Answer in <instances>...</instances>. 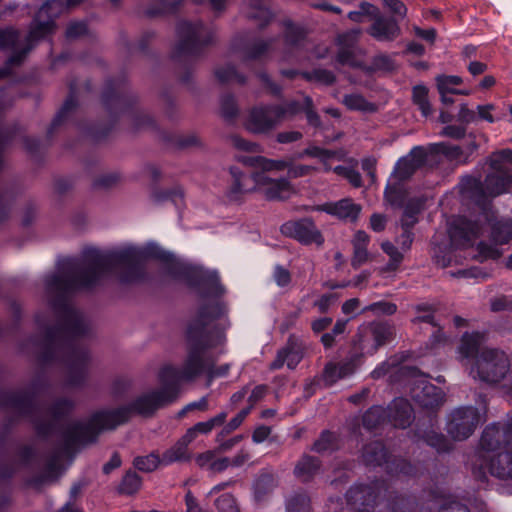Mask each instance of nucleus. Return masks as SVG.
I'll return each instance as SVG.
<instances>
[{
	"mask_svg": "<svg viewBox=\"0 0 512 512\" xmlns=\"http://www.w3.org/2000/svg\"><path fill=\"white\" fill-rule=\"evenodd\" d=\"M77 103V95H76V83L71 82L69 84V94L63 103L62 107L59 109L55 117L53 118L50 127L47 131L48 136H52L54 131L65 121L68 117V114L76 109Z\"/></svg>",
	"mask_w": 512,
	"mask_h": 512,
	"instance_id": "nucleus-31",
	"label": "nucleus"
},
{
	"mask_svg": "<svg viewBox=\"0 0 512 512\" xmlns=\"http://www.w3.org/2000/svg\"><path fill=\"white\" fill-rule=\"evenodd\" d=\"M387 419L395 428L405 429L413 421L414 411L408 400L397 398L386 409Z\"/></svg>",
	"mask_w": 512,
	"mask_h": 512,
	"instance_id": "nucleus-24",
	"label": "nucleus"
},
{
	"mask_svg": "<svg viewBox=\"0 0 512 512\" xmlns=\"http://www.w3.org/2000/svg\"><path fill=\"white\" fill-rule=\"evenodd\" d=\"M221 116L228 122L233 123L238 116L239 109L232 94H225L220 100Z\"/></svg>",
	"mask_w": 512,
	"mask_h": 512,
	"instance_id": "nucleus-48",
	"label": "nucleus"
},
{
	"mask_svg": "<svg viewBox=\"0 0 512 512\" xmlns=\"http://www.w3.org/2000/svg\"><path fill=\"white\" fill-rule=\"evenodd\" d=\"M184 0H155V4L150 6L146 11V16L152 18L175 14Z\"/></svg>",
	"mask_w": 512,
	"mask_h": 512,
	"instance_id": "nucleus-42",
	"label": "nucleus"
},
{
	"mask_svg": "<svg viewBox=\"0 0 512 512\" xmlns=\"http://www.w3.org/2000/svg\"><path fill=\"white\" fill-rule=\"evenodd\" d=\"M317 171L318 168L315 166L304 164L294 165L292 161H289V166L287 167L288 177L294 179L310 176Z\"/></svg>",
	"mask_w": 512,
	"mask_h": 512,
	"instance_id": "nucleus-62",
	"label": "nucleus"
},
{
	"mask_svg": "<svg viewBox=\"0 0 512 512\" xmlns=\"http://www.w3.org/2000/svg\"><path fill=\"white\" fill-rule=\"evenodd\" d=\"M277 483L272 473L262 469L253 482V495L256 501H263L276 487Z\"/></svg>",
	"mask_w": 512,
	"mask_h": 512,
	"instance_id": "nucleus-33",
	"label": "nucleus"
},
{
	"mask_svg": "<svg viewBox=\"0 0 512 512\" xmlns=\"http://www.w3.org/2000/svg\"><path fill=\"white\" fill-rule=\"evenodd\" d=\"M387 488L386 481L382 479H375L368 484L356 483L348 489L345 497L356 512H373L377 500Z\"/></svg>",
	"mask_w": 512,
	"mask_h": 512,
	"instance_id": "nucleus-13",
	"label": "nucleus"
},
{
	"mask_svg": "<svg viewBox=\"0 0 512 512\" xmlns=\"http://www.w3.org/2000/svg\"><path fill=\"white\" fill-rule=\"evenodd\" d=\"M510 370L508 355L497 348H484L476 357L471 373L474 378L490 385L500 383Z\"/></svg>",
	"mask_w": 512,
	"mask_h": 512,
	"instance_id": "nucleus-8",
	"label": "nucleus"
},
{
	"mask_svg": "<svg viewBox=\"0 0 512 512\" xmlns=\"http://www.w3.org/2000/svg\"><path fill=\"white\" fill-rule=\"evenodd\" d=\"M75 402L69 398H58L48 408V413L54 421H60L72 414Z\"/></svg>",
	"mask_w": 512,
	"mask_h": 512,
	"instance_id": "nucleus-44",
	"label": "nucleus"
},
{
	"mask_svg": "<svg viewBox=\"0 0 512 512\" xmlns=\"http://www.w3.org/2000/svg\"><path fill=\"white\" fill-rule=\"evenodd\" d=\"M182 377V369H178L172 365H166L159 372V381L162 387L158 389L165 393L167 399L171 398V403L175 402L179 395L180 381Z\"/></svg>",
	"mask_w": 512,
	"mask_h": 512,
	"instance_id": "nucleus-26",
	"label": "nucleus"
},
{
	"mask_svg": "<svg viewBox=\"0 0 512 512\" xmlns=\"http://www.w3.org/2000/svg\"><path fill=\"white\" fill-rule=\"evenodd\" d=\"M0 407L12 409L22 416H30L35 432L40 438H47L56 429L54 421L35 417V394L30 390L3 391L0 393Z\"/></svg>",
	"mask_w": 512,
	"mask_h": 512,
	"instance_id": "nucleus-7",
	"label": "nucleus"
},
{
	"mask_svg": "<svg viewBox=\"0 0 512 512\" xmlns=\"http://www.w3.org/2000/svg\"><path fill=\"white\" fill-rule=\"evenodd\" d=\"M321 467L322 462L318 457L304 454L295 465L294 475L302 483H308L319 473Z\"/></svg>",
	"mask_w": 512,
	"mask_h": 512,
	"instance_id": "nucleus-29",
	"label": "nucleus"
},
{
	"mask_svg": "<svg viewBox=\"0 0 512 512\" xmlns=\"http://www.w3.org/2000/svg\"><path fill=\"white\" fill-rule=\"evenodd\" d=\"M491 238L496 244H508L512 239V219L495 222L491 228Z\"/></svg>",
	"mask_w": 512,
	"mask_h": 512,
	"instance_id": "nucleus-45",
	"label": "nucleus"
},
{
	"mask_svg": "<svg viewBox=\"0 0 512 512\" xmlns=\"http://www.w3.org/2000/svg\"><path fill=\"white\" fill-rule=\"evenodd\" d=\"M280 123L275 104L253 107L246 121V129L254 134H267Z\"/></svg>",
	"mask_w": 512,
	"mask_h": 512,
	"instance_id": "nucleus-21",
	"label": "nucleus"
},
{
	"mask_svg": "<svg viewBox=\"0 0 512 512\" xmlns=\"http://www.w3.org/2000/svg\"><path fill=\"white\" fill-rule=\"evenodd\" d=\"M463 83V79L457 75H439L436 77V85L438 91L452 92L457 95L468 96L471 94L469 89H457L458 86Z\"/></svg>",
	"mask_w": 512,
	"mask_h": 512,
	"instance_id": "nucleus-43",
	"label": "nucleus"
},
{
	"mask_svg": "<svg viewBox=\"0 0 512 512\" xmlns=\"http://www.w3.org/2000/svg\"><path fill=\"white\" fill-rule=\"evenodd\" d=\"M389 507L392 512H412L416 501L412 496L396 495L389 501Z\"/></svg>",
	"mask_w": 512,
	"mask_h": 512,
	"instance_id": "nucleus-53",
	"label": "nucleus"
},
{
	"mask_svg": "<svg viewBox=\"0 0 512 512\" xmlns=\"http://www.w3.org/2000/svg\"><path fill=\"white\" fill-rule=\"evenodd\" d=\"M386 419V408L380 405H374L363 414L362 424L365 429L372 431L383 424Z\"/></svg>",
	"mask_w": 512,
	"mask_h": 512,
	"instance_id": "nucleus-41",
	"label": "nucleus"
},
{
	"mask_svg": "<svg viewBox=\"0 0 512 512\" xmlns=\"http://www.w3.org/2000/svg\"><path fill=\"white\" fill-rule=\"evenodd\" d=\"M151 199L156 204L171 201L177 208L184 205V191L180 186L167 190H155L151 194Z\"/></svg>",
	"mask_w": 512,
	"mask_h": 512,
	"instance_id": "nucleus-38",
	"label": "nucleus"
},
{
	"mask_svg": "<svg viewBox=\"0 0 512 512\" xmlns=\"http://www.w3.org/2000/svg\"><path fill=\"white\" fill-rule=\"evenodd\" d=\"M63 8L61 0H46L30 22L25 42L34 48L39 41L50 38L56 31V19Z\"/></svg>",
	"mask_w": 512,
	"mask_h": 512,
	"instance_id": "nucleus-10",
	"label": "nucleus"
},
{
	"mask_svg": "<svg viewBox=\"0 0 512 512\" xmlns=\"http://www.w3.org/2000/svg\"><path fill=\"white\" fill-rule=\"evenodd\" d=\"M431 158V153L424 146H414L407 155L401 157L394 168L393 174L400 181L410 179L413 174L423 168Z\"/></svg>",
	"mask_w": 512,
	"mask_h": 512,
	"instance_id": "nucleus-20",
	"label": "nucleus"
},
{
	"mask_svg": "<svg viewBox=\"0 0 512 512\" xmlns=\"http://www.w3.org/2000/svg\"><path fill=\"white\" fill-rule=\"evenodd\" d=\"M487 468L492 476L501 480L512 479V452H499L495 457L486 458Z\"/></svg>",
	"mask_w": 512,
	"mask_h": 512,
	"instance_id": "nucleus-28",
	"label": "nucleus"
},
{
	"mask_svg": "<svg viewBox=\"0 0 512 512\" xmlns=\"http://www.w3.org/2000/svg\"><path fill=\"white\" fill-rule=\"evenodd\" d=\"M485 177L483 185L478 183L480 190L490 196L496 197L505 193L512 183V174L508 170H494Z\"/></svg>",
	"mask_w": 512,
	"mask_h": 512,
	"instance_id": "nucleus-27",
	"label": "nucleus"
},
{
	"mask_svg": "<svg viewBox=\"0 0 512 512\" xmlns=\"http://www.w3.org/2000/svg\"><path fill=\"white\" fill-rule=\"evenodd\" d=\"M162 466H170L174 463H187L193 458L190 448L178 439L174 445L162 453Z\"/></svg>",
	"mask_w": 512,
	"mask_h": 512,
	"instance_id": "nucleus-32",
	"label": "nucleus"
},
{
	"mask_svg": "<svg viewBox=\"0 0 512 512\" xmlns=\"http://www.w3.org/2000/svg\"><path fill=\"white\" fill-rule=\"evenodd\" d=\"M215 506L220 512H239L235 497L230 493H224L215 500Z\"/></svg>",
	"mask_w": 512,
	"mask_h": 512,
	"instance_id": "nucleus-60",
	"label": "nucleus"
},
{
	"mask_svg": "<svg viewBox=\"0 0 512 512\" xmlns=\"http://www.w3.org/2000/svg\"><path fill=\"white\" fill-rule=\"evenodd\" d=\"M280 231L285 237L292 238L302 245L321 246L324 243L321 231L309 217L289 220L281 225Z\"/></svg>",
	"mask_w": 512,
	"mask_h": 512,
	"instance_id": "nucleus-15",
	"label": "nucleus"
},
{
	"mask_svg": "<svg viewBox=\"0 0 512 512\" xmlns=\"http://www.w3.org/2000/svg\"><path fill=\"white\" fill-rule=\"evenodd\" d=\"M481 234V223L465 216L456 217L449 227L451 243L457 248L472 247Z\"/></svg>",
	"mask_w": 512,
	"mask_h": 512,
	"instance_id": "nucleus-19",
	"label": "nucleus"
},
{
	"mask_svg": "<svg viewBox=\"0 0 512 512\" xmlns=\"http://www.w3.org/2000/svg\"><path fill=\"white\" fill-rule=\"evenodd\" d=\"M356 337L361 352L373 355L395 338V326L388 321H372L359 329Z\"/></svg>",
	"mask_w": 512,
	"mask_h": 512,
	"instance_id": "nucleus-12",
	"label": "nucleus"
},
{
	"mask_svg": "<svg viewBox=\"0 0 512 512\" xmlns=\"http://www.w3.org/2000/svg\"><path fill=\"white\" fill-rule=\"evenodd\" d=\"M384 6L391 13L390 17L396 18L398 23L407 16V6L401 0H382Z\"/></svg>",
	"mask_w": 512,
	"mask_h": 512,
	"instance_id": "nucleus-61",
	"label": "nucleus"
},
{
	"mask_svg": "<svg viewBox=\"0 0 512 512\" xmlns=\"http://www.w3.org/2000/svg\"><path fill=\"white\" fill-rule=\"evenodd\" d=\"M336 151L322 148L319 146H309L305 148L301 153H299L298 157L302 158L304 156L318 158L321 162H325L331 158L336 156Z\"/></svg>",
	"mask_w": 512,
	"mask_h": 512,
	"instance_id": "nucleus-56",
	"label": "nucleus"
},
{
	"mask_svg": "<svg viewBox=\"0 0 512 512\" xmlns=\"http://www.w3.org/2000/svg\"><path fill=\"white\" fill-rule=\"evenodd\" d=\"M19 39V32L13 27L0 29V50L13 48Z\"/></svg>",
	"mask_w": 512,
	"mask_h": 512,
	"instance_id": "nucleus-59",
	"label": "nucleus"
},
{
	"mask_svg": "<svg viewBox=\"0 0 512 512\" xmlns=\"http://www.w3.org/2000/svg\"><path fill=\"white\" fill-rule=\"evenodd\" d=\"M349 319H338L330 332H326L321 336V343L325 349L332 348L335 344L336 337L345 333Z\"/></svg>",
	"mask_w": 512,
	"mask_h": 512,
	"instance_id": "nucleus-51",
	"label": "nucleus"
},
{
	"mask_svg": "<svg viewBox=\"0 0 512 512\" xmlns=\"http://www.w3.org/2000/svg\"><path fill=\"white\" fill-rule=\"evenodd\" d=\"M286 512H312L311 498L305 491H297L285 501Z\"/></svg>",
	"mask_w": 512,
	"mask_h": 512,
	"instance_id": "nucleus-39",
	"label": "nucleus"
},
{
	"mask_svg": "<svg viewBox=\"0 0 512 512\" xmlns=\"http://www.w3.org/2000/svg\"><path fill=\"white\" fill-rule=\"evenodd\" d=\"M361 29H352L350 31L339 34L337 37V45L341 47L354 48L357 46Z\"/></svg>",
	"mask_w": 512,
	"mask_h": 512,
	"instance_id": "nucleus-64",
	"label": "nucleus"
},
{
	"mask_svg": "<svg viewBox=\"0 0 512 512\" xmlns=\"http://www.w3.org/2000/svg\"><path fill=\"white\" fill-rule=\"evenodd\" d=\"M229 171L233 178V184L228 192L230 198H236L238 194L253 191L256 186H261L267 200H282L291 190V184L286 178L272 179L265 173L246 175L236 166H231Z\"/></svg>",
	"mask_w": 512,
	"mask_h": 512,
	"instance_id": "nucleus-6",
	"label": "nucleus"
},
{
	"mask_svg": "<svg viewBox=\"0 0 512 512\" xmlns=\"http://www.w3.org/2000/svg\"><path fill=\"white\" fill-rule=\"evenodd\" d=\"M305 350L303 339L296 334H290L285 345L277 350L274 360L269 364V370H280L284 365L289 370L296 369L304 358Z\"/></svg>",
	"mask_w": 512,
	"mask_h": 512,
	"instance_id": "nucleus-17",
	"label": "nucleus"
},
{
	"mask_svg": "<svg viewBox=\"0 0 512 512\" xmlns=\"http://www.w3.org/2000/svg\"><path fill=\"white\" fill-rule=\"evenodd\" d=\"M480 422V414L473 406L456 408L450 414L447 432L458 441L469 438Z\"/></svg>",
	"mask_w": 512,
	"mask_h": 512,
	"instance_id": "nucleus-14",
	"label": "nucleus"
},
{
	"mask_svg": "<svg viewBox=\"0 0 512 512\" xmlns=\"http://www.w3.org/2000/svg\"><path fill=\"white\" fill-rule=\"evenodd\" d=\"M226 418L227 413L223 411L208 419L207 421L196 423L193 425V428L198 433V435H208L216 426L223 425Z\"/></svg>",
	"mask_w": 512,
	"mask_h": 512,
	"instance_id": "nucleus-52",
	"label": "nucleus"
},
{
	"mask_svg": "<svg viewBox=\"0 0 512 512\" xmlns=\"http://www.w3.org/2000/svg\"><path fill=\"white\" fill-rule=\"evenodd\" d=\"M168 404H171V398L167 399L164 392H160L158 389H156L137 397L134 401L126 406H121L109 411L117 412L124 410L127 418L124 421L125 424L130 420L133 413L144 417H150L156 412V410Z\"/></svg>",
	"mask_w": 512,
	"mask_h": 512,
	"instance_id": "nucleus-16",
	"label": "nucleus"
},
{
	"mask_svg": "<svg viewBox=\"0 0 512 512\" xmlns=\"http://www.w3.org/2000/svg\"><path fill=\"white\" fill-rule=\"evenodd\" d=\"M343 103L350 110L364 111V112L375 111V105L373 103L367 101L360 94L345 95Z\"/></svg>",
	"mask_w": 512,
	"mask_h": 512,
	"instance_id": "nucleus-50",
	"label": "nucleus"
},
{
	"mask_svg": "<svg viewBox=\"0 0 512 512\" xmlns=\"http://www.w3.org/2000/svg\"><path fill=\"white\" fill-rule=\"evenodd\" d=\"M215 76L218 79V81L222 84L235 81L240 85H243L246 83V77L239 73L235 66L233 65H226L223 67L218 68L215 71Z\"/></svg>",
	"mask_w": 512,
	"mask_h": 512,
	"instance_id": "nucleus-49",
	"label": "nucleus"
},
{
	"mask_svg": "<svg viewBox=\"0 0 512 512\" xmlns=\"http://www.w3.org/2000/svg\"><path fill=\"white\" fill-rule=\"evenodd\" d=\"M485 340V334L479 331L465 332L460 340L459 353L463 358H475L481 351L480 346Z\"/></svg>",
	"mask_w": 512,
	"mask_h": 512,
	"instance_id": "nucleus-30",
	"label": "nucleus"
},
{
	"mask_svg": "<svg viewBox=\"0 0 512 512\" xmlns=\"http://www.w3.org/2000/svg\"><path fill=\"white\" fill-rule=\"evenodd\" d=\"M176 33L178 42L171 53V58L177 62H188L200 57L214 39L213 32L202 21H180Z\"/></svg>",
	"mask_w": 512,
	"mask_h": 512,
	"instance_id": "nucleus-5",
	"label": "nucleus"
},
{
	"mask_svg": "<svg viewBox=\"0 0 512 512\" xmlns=\"http://www.w3.org/2000/svg\"><path fill=\"white\" fill-rule=\"evenodd\" d=\"M275 39L270 38L268 40H255L251 43H245L241 46V51L243 53V62H247L249 60H258L262 58L267 52L270 50L274 43Z\"/></svg>",
	"mask_w": 512,
	"mask_h": 512,
	"instance_id": "nucleus-34",
	"label": "nucleus"
},
{
	"mask_svg": "<svg viewBox=\"0 0 512 512\" xmlns=\"http://www.w3.org/2000/svg\"><path fill=\"white\" fill-rule=\"evenodd\" d=\"M142 485V478L134 470H128L123 475L118 487L117 492L120 495L131 496L136 494Z\"/></svg>",
	"mask_w": 512,
	"mask_h": 512,
	"instance_id": "nucleus-40",
	"label": "nucleus"
},
{
	"mask_svg": "<svg viewBox=\"0 0 512 512\" xmlns=\"http://www.w3.org/2000/svg\"><path fill=\"white\" fill-rule=\"evenodd\" d=\"M318 210L341 220L355 222L361 212V206L355 204L351 198H344L336 202H326L320 205Z\"/></svg>",
	"mask_w": 512,
	"mask_h": 512,
	"instance_id": "nucleus-25",
	"label": "nucleus"
},
{
	"mask_svg": "<svg viewBox=\"0 0 512 512\" xmlns=\"http://www.w3.org/2000/svg\"><path fill=\"white\" fill-rule=\"evenodd\" d=\"M437 424V417L430 416L429 419L419 418L414 430L415 436L425 442L437 452H449L452 449L451 442L446 436L434 429Z\"/></svg>",
	"mask_w": 512,
	"mask_h": 512,
	"instance_id": "nucleus-22",
	"label": "nucleus"
},
{
	"mask_svg": "<svg viewBox=\"0 0 512 512\" xmlns=\"http://www.w3.org/2000/svg\"><path fill=\"white\" fill-rule=\"evenodd\" d=\"M275 109L277 111V117L281 122L286 117H293L302 112L304 105L302 106L299 101L292 100L283 105L275 104Z\"/></svg>",
	"mask_w": 512,
	"mask_h": 512,
	"instance_id": "nucleus-54",
	"label": "nucleus"
},
{
	"mask_svg": "<svg viewBox=\"0 0 512 512\" xmlns=\"http://www.w3.org/2000/svg\"><path fill=\"white\" fill-rule=\"evenodd\" d=\"M125 411L110 412L100 410L93 413L87 422L75 421L69 424L62 433L63 445L66 451L97 441L103 430H113L126 420Z\"/></svg>",
	"mask_w": 512,
	"mask_h": 512,
	"instance_id": "nucleus-3",
	"label": "nucleus"
},
{
	"mask_svg": "<svg viewBox=\"0 0 512 512\" xmlns=\"http://www.w3.org/2000/svg\"><path fill=\"white\" fill-rule=\"evenodd\" d=\"M301 77L308 82H318L327 86L334 84L336 81V76L332 71L322 68L302 71Z\"/></svg>",
	"mask_w": 512,
	"mask_h": 512,
	"instance_id": "nucleus-47",
	"label": "nucleus"
},
{
	"mask_svg": "<svg viewBox=\"0 0 512 512\" xmlns=\"http://www.w3.org/2000/svg\"><path fill=\"white\" fill-rule=\"evenodd\" d=\"M501 449L512 452V418L504 423H492L483 430L478 448L470 459L471 472L477 481L485 482L488 479L486 453Z\"/></svg>",
	"mask_w": 512,
	"mask_h": 512,
	"instance_id": "nucleus-4",
	"label": "nucleus"
},
{
	"mask_svg": "<svg viewBox=\"0 0 512 512\" xmlns=\"http://www.w3.org/2000/svg\"><path fill=\"white\" fill-rule=\"evenodd\" d=\"M284 41L286 46L297 48L300 47L307 37V30L300 25L294 24L291 20L284 21Z\"/></svg>",
	"mask_w": 512,
	"mask_h": 512,
	"instance_id": "nucleus-36",
	"label": "nucleus"
},
{
	"mask_svg": "<svg viewBox=\"0 0 512 512\" xmlns=\"http://www.w3.org/2000/svg\"><path fill=\"white\" fill-rule=\"evenodd\" d=\"M372 312L375 315L391 316L397 312V305L388 301L373 302L364 307L363 312Z\"/></svg>",
	"mask_w": 512,
	"mask_h": 512,
	"instance_id": "nucleus-55",
	"label": "nucleus"
},
{
	"mask_svg": "<svg viewBox=\"0 0 512 512\" xmlns=\"http://www.w3.org/2000/svg\"><path fill=\"white\" fill-rule=\"evenodd\" d=\"M419 212L420 210L418 207L411 203L407 204L400 220L401 228L412 231L414 226L418 222L417 216Z\"/></svg>",
	"mask_w": 512,
	"mask_h": 512,
	"instance_id": "nucleus-57",
	"label": "nucleus"
},
{
	"mask_svg": "<svg viewBox=\"0 0 512 512\" xmlns=\"http://www.w3.org/2000/svg\"><path fill=\"white\" fill-rule=\"evenodd\" d=\"M431 157L434 155H444L450 161H459L461 164L469 162L468 157L464 160H460L463 155V150L458 145H452L446 142L434 143L429 145Z\"/></svg>",
	"mask_w": 512,
	"mask_h": 512,
	"instance_id": "nucleus-35",
	"label": "nucleus"
},
{
	"mask_svg": "<svg viewBox=\"0 0 512 512\" xmlns=\"http://www.w3.org/2000/svg\"><path fill=\"white\" fill-rule=\"evenodd\" d=\"M249 413L250 408H244L238 412L236 416L230 419V421L223 427L221 432L218 434V437L228 435L239 428Z\"/></svg>",
	"mask_w": 512,
	"mask_h": 512,
	"instance_id": "nucleus-63",
	"label": "nucleus"
},
{
	"mask_svg": "<svg viewBox=\"0 0 512 512\" xmlns=\"http://www.w3.org/2000/svg\"><path fill=\"white\" fill-rule=\"evenodd\" d=\"M512 165V149H502L495 152L490 157V167L492 170H506L504 164Z\"/></svg>",
	"mask_w": 512,
	"mask_h": 512,
	"instance_id": "nucleus-58",
	"label": "nucleus"
},
{
	"mask_svg": "<svg viewBox=\"0 0 512 512\" xmlns=\"http://www.w3.org/2000/svg\"><path fill=\"white\" fill-rule=\"evenodd\" d=\"M155 259L164 264L168 275L183 280L187 287L197 290L199 297L220 298L226 293L216 271L184 263L172 253L157 246L139 248L128 246L107 252L89 249L81 264L68 263L67 270L46 277L48 291L58 294L50 300L58 323L45 330L42 349L37 356L41 365L62 361L68 366V385L80 386L85 382L89 364V351L80 345L89 327L83 315L76 310L64 294L75 290H91L99 285L105 273L121 269L118 279L122 284L138 283L146 279V263Z\"/></svg>",
	"mask_w": 512,
	"mask_h": 512,
	"instance_id": "nucleus-1",
	"label": "nucleus"
},
{
	"mask_svg": "<svg viewBox=\"0 0 512 512\" xmlns=\"http://www.w3.org/2000/svg\"><path fill=\"white\" fill-rule=\"evenodd\" d=\"M102 104L111 115L126 112L136 103V96L130 93L124 75L106 81L102 92Z\"/></svg>",
	"mask_w": 512,
	"mask_h": 512,
	"instance_id": "nucleus-11",
	"label": "nucleus"
},
{
	"mask_svg": "<svg viewBox=\"0 0 512 512\" xmlns=\"http://www.w3.org/2000/svg\"><path fill=\"white\" fill-rule=\"evenodd\" d=\"M339 449V436L330 430H323L318 439L313 443L311 450L323 454L334 452Z\"/></svg>",
	"mask_w": 512,
	"mask_h": 512,
	"instance_id": "nucleus-37",
	"label": "nucleus"
},
{
	"mask_svg": "<svg viewBox=\"0 0 512 512\" xmlns=\"http://www.w3.org/2000/svg\"><path fill=\"white\" fill-rule=\"evenodd\" d=\"M411 397L426 413L422 420L429 419L430 416L437 417L438 409L445 402L443 390L429 382L414 386L411 390Z\"/></svg>",
	"mask_w": 512,
	"mask_h": 512,
	"instance_id": "nucleus-18",
	"label": "nucleus"
},
{
	"mask_svg": "<svg viewBox=\"0 0 512 512\" xmlns=\"http://www.w3.org/2000/svg\"><path fill=\"white\" fill-rule=\"evenodd\" d=\"M227 314L223 301L201 304L196 315L189 321L185 338L188 344L187 357L182 366V377L190 381L203 373L207 374L208 362L211 357H205V351L211 347V332L209 327Z\"/></svg>",
	"mask_w": 512,
	"mask_h": 512,
	"instance_id": "nucleus-2",
	"label": "nucleus"
},
{
	"mask_svg": "<svg viewBox=\"0 0 512 512\" xmlns=\"http://www.w3.org/2000/svg\"><path fill=\"white\" fill-rule=\"evenodd\" d=\"M361 458L363 463L369 467L385 465L386 472L393 476H413L417 471L416 467L409 461L400 457H391L385 444L380 440H375L364 445Z\"/></svg>",
	"mask_w": 512,
	"mask_h": 512,
	"instance_id": "nucleus-9",
	"label": "nucleus"
},
{
	"mask_svg": "<svg viewBox=\"0 0 512 512\" xmlns=\"http://www.w3.org/2000/svg\"><path fill=\"white\" fill-rule=\"evenodd\" d=\"M367 33L378 42H393L400 37L402 30L396 18L377 12Z\"/></svg>",
	"mask_w": 512,
	"mask_h": 512,
	"instance_id": "nucleus-23",
	"label": "nucleus"
},
{
	"mask_svg": "<svg viewBox=\"0 0 512 512\" xmlns=\"http://www.w3.org/2000/svg\"><path fill=\"white\" fill-rule=\"evenodd\" d=\"M133 465L139 471L150 473L162 465V456L157 452H151L145 456H137L133 460Z\"/></svg>",
	"mask_w": 512,
	"mask_h": 512,
	"instance_id": "nucleus-46",
	"label": "nucleus"
}]
</instances>
